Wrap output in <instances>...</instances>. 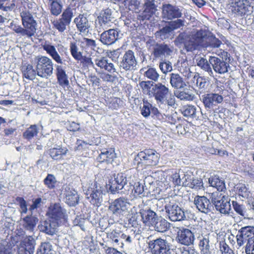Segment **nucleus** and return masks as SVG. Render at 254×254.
I'll return each mask as SVG.
<instances>
[{"mask_svg":"<svg viewBox=\"0 0 254 254\" xmlns=\"http://www.w3.org/2000/svg\"><path fill=\"white\" fill-rule=\"evenodd\" d=\"M191 176L189 174H175L173 176V180L176 185L188 187L190 182Z\"/></svg>","mask_w":254,"mask_h":254,"instance_id":"2f4dec72","label":"nucleus"},{"mask_svg":"<svg viewBox=\"0 0 254 254\" xmlns=\"http://www.w3.org/2000/svg\"><path fill=\"white\" fill-rule=\"evenodd\" d=\"M67 151V149L66 148H53L49 150V153L54 160H60L66 154Z\"/></svg>","mask_w":254,"mask_h":254,"instance_id":"4c0bfd02","label":"nucleus"},{"mask_svg":"<svg viewBox=\"0 0 254 254\" xmlns=\"http://www.w3.org/2000/svg\"><path fill=\"white\" fill-rule=\"evenodd\" d=\"M80 61L81 63L85 68H89L90 67L95 68L94 61L93 62L90 57L82 56V59Z\"/></svg>","mask_w":254,"mask_h":254,"instance_id":"680f3d73","label":"nucleus"},{"mask_svg":"<svg viewBox=\"0 0 254 254\" xmlns=\"http://www.w3.org/2000/svg\"><path fill=\"white\" fill-rule=\"evenodd\" d=\"M183 115L186 117L191 118H197L196 107L193 105H185L181 109Z\"/></svg>","mask_w":254,"mask_h":254,"instance_id":"a19ab883","label":"nucleus"},{"mask_svg":"<svg viewBox=\"0 0 254 254\" xmlns=\"http://www.w3.org/2000/svg\"><path fill=\"white\" fill-rule=\"evenodd\" d=\"M21 70L23 76L29 80H34L36 76L38 75V72L36 69L34 68L33 65L30 64H25L21 67Z\"/></svg>","mask_w":254,"mask_h":254,"instance_id":"cd10ccee","label":"nucleus"},{"mask_svg":"<svg viewBox=\"0 0 254 254\" xmlns=\"http://www.w3.org/2000/svg\"><path fill=\"white\" fill-rule=\"evenodd\" d=\"M56 72L58 81L60 85L63 87L68 86L69 81L67 79V75L61 65H57L56 66Z\"/></svg>","mask_w":254,"mask_h":254,"instance_id":"c9c22d12","label":"nucleus"},{"mask_svg":"<svg viewBox=\"0 0 254 254\" xmlns=\"http://www.w3.org/2000/svg\"><path fill=\"white\" fill-rule=\"evenodd\" d=\"M247 254H254V239H249L245 247Z\"/></svg>","mask_w":254,"mask_h":254,"instance_id":"774afa93","label":"nucleus"},{"mask_svg":"<svg viewBox=\"0 0 254 254\" xmlns=\"http://www.w3.org/2000/svg\"><path fill=\"white\" fill-rule=\"evenodd\" d=\"M170 200L169 198L166 199L165 209L169 218L172 221H180L186 219L184 211L176 204L173 200Z\"/></svg>","mask_w":254,"mask_h":254,"instance_id":"20e7f679","label":"nucleus"},{"mask_svg":"<svg viewBox=\"0 0 254 254\" xmlns=\"http://www.w3.org/2000/svg\"><path fill=\"white\" fill-rule=\"evenodd\" d=\"M20 16L25 36L27 37H31L36 32V21L34 19L32 14L26 10L21 12Z\"/></svg>","mask_w":254,"mask_h":254,"instance_id":"1a4fd4ad","label":"nucleus"},{"mask_svg":"<svg viewBox=\"0 0 254 254\" xmlns=\"http://www.w3.org/2000/svg\"><path fill=\"white\" fill-rule=\"evenodd\" d=\"M150 81H142L139 83L143 93L149 96L152 94L151 93V91L150 90Z\"/></svg>","mask_w":254,"mask_h":254,"instance_id":"e2e57ef3","label":"nucleus"},{"mask_svg":"<svg viewBox=\"0 0 254 254\" xmlns=\"http://www.w3.org/2000/svg\"><path fill=\"white\" fill-rule=\"evenodd\" d=\"M130 206V204L127 199L124 197H120L116 199L110 203L109 210L113 214L120 217L128 212Z\"/></svg>","mask_w":254,"mask_h":254,"instance_id":"0eeeda50","label":"nucleus"},{"mask_svg":"<svg viewBox=\"0 0 254 254\" xmlns=\"http://www.w3.org/2000/svg\"><path fill=\"white\" fill-rule=\"evenodd\" d=\"M238 233L240 234V236L244 237L246 239H254V227H243L239 230Z\"/></svg>","mask_w":254,"mask_h":254,"instance_id":"49530a36","label":"nucleus"},{"mask_svg":"<svg viewBox=\"0 0 254 254\" xmlns=\"http://www.w3.org/2000/svg\"><path fill=\"white\" fill-rule=\"evenodd\" d=\"M149 248L152 254H171V249L168 241L162 238L150 241Z\"/></svg>","mask_w":254,"mask_h":254,"instance_id":"9b49d317","label":"nucleus"},{"mask_svg":"<svg viewBox=\"0 0 254 254\" xmlns=\"http://www.w3.org/2000/svg\"><path fill=\"white\" fill-rule=\"evenodd\" d=\"M179 70L187 79L191 78L195 73L190 71L188 61H184L180 63Z\"/></svg>","mask_w":254,"mask_h":254,"instance_id":"79ce46f5","label":"nucleus"},{"mask_svg":"<svg viewBox=\"0 0 254 254\" xmlns=\"http://www.w3.org/2000/svg\"><path fill=\"white\" fill-rule=\"evenodd\" d=\"M201 100L206 109L211 110L223 102V97L219 94L210 93L203 95Z\"/></svg>","mask_w":254,"mask_h":254,"instance_id":"dca6fc26","label":"nucleus"},{"mask_svg":"<svg viewBox=\"0 0 254 254\" xmlns=\"http://www.w3.org/2000/svg\"><path fill=\"white\" fill-rule=\"evenodd\" d=\"M189 187L195 190H199L203 187V182L200 179L191 177Z\"/></svg>","mask_w":254,"mask_h":254,"instance_id":"bf43d9fd","label":"nucleus"},{"mask_svg":"<svg viewBox=\"0 0 254 254\" xmlns=\"http://www.w3.org/2000/svg\"><path fill=\"white\" fill-rule=\"evenodd\" d=\"M78 196L74 190L67 191L65 194V202L70 206H74L78 203Z\"/></svg>","mask_w":254,"mask_h":254,"instance_id":"37998d69","label":"nucleus"},{"mask_svg":"<svg viewBox=\"0 0 254 254\" xmlns=\"http://www.w3.org/2000/svg\"><path fill=\"white\" fill-rule=\"evenodd\" d=\"M177 239L180 243L184 245L189 246L193 244L194 237L190 230L182 228L179 229L177 232Z\"/></svg>","mask_w":254,"mask_h":254,"instance_id":"a211bd4d","label":"nucleus"},{"mask_svg":"<svg viewBox=\"0 0 254 254\" xmlns=\"http://www.w3.org/2000/svg\"><path fill=\"white\" fill-rule=\"evenodd\" d=\"M43 48L56 63L60 64H63V59L58 54L54 46L45 44L43 46Z\"/></svg>","mask_w":254,"mask_h":254,"instance_id":"7c9ffc66","label":"nucleus"},{"mask_svg":"<svg viewBox=\"0 0 254 254\" xmlns=\"http://www.w3.org/2000/svg\"><path fill=\"white\" fill-rule=\"evenodd\" d=\"M232 205L235 211L238 214L244 217L248 216L247 214V210L243 205L240 204L235 201H232Z\"/></svg>","mask_w":254,"mask_h":254,"instance_id":"6e6d98bb","label":"nucleus"},{"mask_svg":"<svg viewBox=\"0 0 254 254\" xmlns=\"http://www.w3.org/2000/svg\"><path fill=\"white\" fill-rule=\"evenodd\" d=\"M208 182L210 186L216 188L217 191H223L225 189L224 181L220 179L217 176L210 178L208 180Z\"/></svg>","mask_w":254,"mask_h":254,"instance_id":"ea45409f","label":"nucleus"},{"mask_svg":"<svg viewBox=\"0 0 254 254\" xmlns=\"http://www.w3.org/2000/svg\"><path fill=\"white\" fill-rule=\"evenodd\" d=\"M74 9L68 7L64 10L61 15V18L55 20L52 22L53 26L60 32H64L68 26L73 16Z\"/></svg>","mask_w":254,"mask_h":254,"instance_id":"ddd939ff","label":"nucleus"},{"mask_svg":"<svg viewBox=\"0 0 254 254\" xmlns=\"http://www.w3.org/2000/svg\"><path fill=\"white\" fill-rule=\"evenodd\" d=\"M151 85L153 86L151 93L158 104H167L169 106L175 105V98L168 87L161 83Z\"/></svg>","mask_w":254,"mask_h":254,"instance_id":"f03ea898","label":"nucleus"},{"mask_svg":"<svg viewBox=\"0 0 254 254\" xmlns=\"http://www.w3.org/2000/svg\"><path fill=\"white\" fill-rule=\"evenodd\" d=\"M116 157V154L113 148L103 149L97 157V160L100 162H106L107 163H112Z\"/></svg>","mask_w":254,"mask_h":254,"instance_id":"393cba45","label":"nucleus"},{"mask_svg":"<svg viewBox=\"0 0 254 254\" xmlns=\"http://www.w3.org/2000/svg\"><path fill=\"white\" fill-rule=\"evenodd\" d=\"M173 52V48L170 45L162 43L159 44L153 51L155 58L163 59L170 56Z\"/></svg>","mask_w":254,"mask_h":254,"instance_id":"412c9836","label":"nucleus"},{"mask_svg":"<svg viewBox=\"0 0 254 254\" xmlns=\"http://www.w3.org/2000/svg\"><path fill=\"white\" fill-rule=\"evenodd\" d=\"M229 5L231 12L238 17H244L252 11L248 0H230Z\"/></svg>","mask_w":254,"mask_h":254,"instance_id":"39448f33","label":"nucleus"},{"mask_svg":"<svg viewBox=\"0 0 254 254\" xmlns=\"http://www.w3.org/2000/svg\"><path fill=\"white\" fill-rule=\"evenodd\" d=\"M215 208L217 211L222 214H229L231 210V207L230 201L228 200V197L220 202L218 205L216 204Z\"/></svg>","mask_w":254,"mask_h":254,"instance_id":"58836bf2","label":"nucleus"},{"mask_svg":"<svg viewBox=\"0 0 254 254\" xmlns=\"http://www.w3.org/2000/svg\"><path fill=\"white\" fill-rule=\"evenodd\" d=\"M33 61L38 76L47 79L53 74L54 64L51 59L46 56H38L35 57Z\"/></svg>","mask_w":254,"mask_h":254,"instance_id":"7ed1b4c3","label":"nucleus"},{"mask_svg":"<svg viewBox=\"0 0 254 254\" xmlns=\"http://www.w3.org/2000/svg\"><path fill=\"white\" fill-rule=\"evenodd\" d=\"M170 83L176 89H181L186 86L183 78L178 73H172L170 75Z\"/></svg>","mask_w":254,"mask_h":254,"instance_id":"473e14b6","label":"nucleus"},{"mask_svg":"<svg viewBox=\"0 0 254 254\" xmlns=\"http://www.w3.org/2000/svg\"><path fill=\"white\" fill-rule=\"evenodd\" d=\"M159 67L161 71L164 74H167L172 70V64L169 61L161 62L159 63Z\"/></svg>","mask_w":254,"mask_h":254,"instance_id":"4d7b16f0","label":"nucleus"},{"mask_svg":"<svg viewBox=\"0 0 254 254\" xmlns=\"http://www.w3.org/2000/svg\"><path fill=\"white\" fill-rule=\"evenodd\" d=\"M78 29L80 32H85L90 27V24L87 18L83 14H80L74 19Z\"/></svg>","mask_w":254,"mask_h":254,"instance_id":"f704fd0d","label":"nucleus"},{"mask_svg":"<svg viewBox=\"0 0 254 254\" xmlns=\"http://www.w3.org/2000/svg\"><path fill=\"white\" fill-rule=\"evenodd\" d=\"M69 50L71 55L73 58L77 61L82 59V53L79 51V49L75 42H71L69 46Z\"/></svg>","mask_w":254,"mask_h":254,"instance_id":"3c124183","label":"nucleus"},{"mask_svg":"<svg viewBox=\"0 0 254 254\" xmlns=\"http://www.w3.org/2000/svg\"><path fill=\"white\" fill-rule=\"evenodd\" d=\"M177 19V20L171 21L169 23L172 31L185 26V20L184 19H180V18Z\"/></svg>","mask_w":254,"mask_h":254,"instance_id":"052dcab7","label":"nucleus"},{"mask_svg":"<svg viewBox=\"0 0 254 254\" xmlns=\"http://www.w3.org/2000/svg\"><path fill=\"white\" fill-rule=\"evenodd\" d=\"M191 82L195 84L200 89L206 88L207 84L206 79L203 77H200L195 73L192 77Z\"/></svg>","mask_w":254,"mask_h":254,"instance_id":"09e8293b","label":"nucleus"},{"mask_svg":"<svg viewBox=\"0 0 254 254\" xmlns=\"http://www.w3.org/2000/svg\"><path fill=\"white\" fill-rule=\"evenodd\" d=\"M176 96L181 100L192 101L194 98V95L186 90L177 92Z\"/></svg>","mask_w":254,"mask_h":254,"instance_id":"5fc2aeb1","label":"nucleus"},{"mask_svg":"<svg viewBox=\"0 0 254 254\" xmlns=\"http://www.w3.org/2000/svg\"><path fill=\"white\" fill-rule=\"evenodd\" d=\"M49 216L55 220H60L64 218L65 211L63 209L59 204L51 205L49 209Z\"/></svg>","mask_w":254,"mask_h":254,"instance_id":"bb28decb","label":"nucleus"},{"mask_svg":"<svg viewBox=\"0 0 254 254\" xmlns=\"http://www.w3.org/2000/svg\"><path fill=\"white\" fill-rule=\"evenodd\" d=\"M9 27L15 33L20 34L22 36H26L23 28L20 25L16 24L13 21L11 22Z\"/></svg>","mask_w":254,"mask_h":254,"instance_id":"338daca9","label":"nucleus"},{"mask_svg":"<svg viewBox=\"0 0 254 254\" xmlns=\"http://www.w3.org/2000/svg\"><path fill=\"white\" fill-rule=\"evenodd\" d=\"M50 10L52 14L55 16L59 15L62 11L61 0H48Z\"/></svg>","mask_w":254,"mask_h":254,"instance_id":"e433bc0d","label":"nucleus"},{"mask_svg":"<svg viewBox=\"0 0 254 254\" xmlns=\"http://www.w3.org/2000/svg\"><path fill=\"white\" fill-rule=\"evenodd\" d=\"M33 214L30 215L26 216L22 220V226L23 228L30 232H33L36 227L38 219L35 216H32Z\"/></svg>","mask_w":254,"mask_h":254,"instance_id":"c756f323","label":"nucleus"},{"mask_svg":"<svg viewBox=\"0 0 254 254\" xmlns=\"http://www.w3.org/2000/svg\"><path fill=\"white\" fill-rule=\"evenodd\" d=\"M38 133V128L35 125H31L23 132V136L25 139L30 140L36 136Z\"/></svg>","mask_w":254,"mask_h":254,"instance_id":"de8ad7c7","label":"nucleus"},{"mask_svg":"<svg viewBox=\"0 0 254 254\" xmlns=\"http://www.w3.org/2000/svg\"><path fill=\"white\" fill-rule=\"evenodd\" d=\"M152 105L147 101H143V105L141 108V115L144 117H148L151 114Z\"/></svg>","mask_w":254,"mask_h":254,"instance_id":"0e129e2a","label":"nucleus"},{"mask_svg":"<svg viewBox=\"0 0 254 254\" xmlns=\"http://www.w3.org/2000/svg\"><path fill=\"white\" fill-rule=\"evenodd\" d=\"M209 62L214 71L218 74H222L227 72L230 67L229 63L217 57H210Z\"/></svg>","mask_w":254,"mask_h":254,"instance_id":"f3484780","label":"nucleus"},{"mask_svg":"<svg viewBox=\"0 0 254 254\" xmlns=\"http://www.w3.org/2000/svg\"><path fill=\"white\" fill-rule=\"evenodd\" d=\"M194 203L199 211L205 214L209 213L213 208L209 200L205 196H196Z\"/></svg>","mask_w":254,"mask_h":254,"instance_id":"aec40b11","label":"nucleus"},{"mask_svg":"<svg viewBox=\"0 0 254 254\" xmlns=\"http://www.w3.org/2000/svg\"><path fill=\"white\" fill-rule=\"evenodd\" d=\"M170 224V223L166 220L158 216L151 225L154 227L155 231L163 233L166 232L169 228Z\"/></svg>","mask_w":254,"mask_h":254,"instance_id":"c85d7f7f","label":"nucleus"},{"mask_svg":"<svg viewBox=\"0 0 254 254\" xmlns=\"http://www.w3.org/2000/svg\"><path fill=\"white\" fill-rule=\"evenodd\" d=\"M36 242L33 237L31 236H26L20 242L19 247L23 248L27 251L34 254Z\"/></svg>","mask_w":254,"mask_h":254,"instance_id":"72a5a7b5","label":"nucleus"},{"mask_svg":"<svg viewBox=\"0 0 254 254\" xmlns=\"http://www.w3.org/2000/svg\"><path fill=\"white\" fill-rule=\"evenodd\" d=\"M154 0H146L144 4V10L140 15L141 20L149 19L157 10Z\"/></svg>","mask_w":254,"mask_h":254,"instance_id":"4be33fe9","label":"nucleus"},{"mask_svg":"<svg viewBox=\"0 0 254 254\" xmlns=\"http://www.w3.org/2000/svg\"><path fill=\"white\" fill-rule=\"evenodd\" d=\"M137 61L134 53L128 50L124 55L120 63V68L125 71H130L135 68Z\"/></svg>","mask_w":254,"mask_h":254,"instance_id":"2eb2a0df","label":"nucleus"},{"mask_svg":"<svg viewBox=\"0 0 254 254\" xmlns=\"http://www.w3.org/2000/svg\"><path fill=\"white\" fill-rule=\"evenodd\" d=\"M139 213L143 223L146 225H151L158 217L156 213L148 207L140 209Z\"/></svg>","mask_w":254,"mask_h":254,"instance_id":"5701e85b","label":"nucleus"},{"mask_svg":"<svg viewBox=\"0 0 254 254\" xmlns=\"http://www.w3.org/2000/svg\"><path fill=\"white\" fill-rule=\"evenodd\" d=\"M56 182L55 177L51 174H48L44 180L45 184L50 189L55 187Z\"/></svg>","mask_w":254,"mask_h":254,"instance_id":"69168bd1","label":"nucleus"},{"mask_svg":"<svg viewBox=\"0 0 254 254\" xmlns=\"http://www.w3.org/2000/svg\"><path fill=\"white\" fill-rule=\"evenodd\" d=\"M206 36L205 31L202 29L196 31L193 30L189 35L180 34L176 41L183 43L187 51H192L196 49L199 46H204L205 45V40Z\"/></svg>","mask_w":254,"mask_h":254,"instance_id":"f257e3e1","label":"nucleus"},{"mask_svg":"<svg viewBox=\"0 0 254 254\" xmlns=\"http://www.w3.org/2000/svg\"><path fill=\"white\" fill-rule=\"evenodd\" d=\"M100 35V41L104 45H110L118 39L119 32L114 29L104 30Z\"/></svg>","mask_w":254,"mask_h":254,"instance_id":"6ab92c4d","label":"nucleus"},{"mask_svg":"<svg viewBox=\"0 0 254 254\" xmlns=\"http://www.w3.org/2000/svg\"><path fill=\"white\" fill-rule=\"evenodd\" d=\"M85 194L86 198L90 199V202L92 204L99 206L103 200L102 188L97 182L91 183L88 187Z\"/></svg>","mask_w":254,"mask_h":254,"instance_id":"423d86ee","label":"nucleus"},{"mask_svg":"<svg viewBox=\"0 0 254 254\" xmlns=\"http://www.w3.org/2000/svg\"><path fill=\"white\" fill-rule=\"evenodd\" d=\"M182 9L178 6L170 3L163 4L162 6V17L168 20L179 18L182 16Z\"/></svg>","mask_w":254,"mask_h":254,"instance_id":"4468645a","label":"nucleus"},{"mask_svg":"<svg viewBox=\"0 0 254 254\" xmlns=\"http://www.w3.org/2000/svg\"><path fill=\"white\" fill-rule=\"evenodd\" d=\"M113 18L111 9L107 8L101 11L96 22L95 27L97 31L100 33L112 27L113 24Z\"/></svg>","mask_w":254,"mask_h":254,"instance_id":"9d476101","label":"nucleus"},{"mask_svg":"<svg viewBox=\"0 0 254 254\" xmlns=\"http://www.w3.org/2000/svg\"><path fill=\"white\" fill-rule=\"evenodd\" d=\"M58 223L51 220H46L42 222L39 226L40 231L50 235H53L57 232Z\"/></svg>","mask_w":254,"mask_h":254,"instance_id":"a878e982","label":"nucleus"},{"mask_svg":"<svg viewBox=\"0 0 254 254\" xmlns=\"http://www.w3.org/2000/svg\"><path fill=\"white\" fill-rule=\"evenodd\" d=\"M109 190L113 193L123 189H124L125 191H129L132 186L131 183H127L126 177L122 173L115 175L114 179L109 182Z\"/></svg>","mask_w":254,"mask_h":254,"instance_id":"6e6552de","label":"nucleus"},{"mask_svg":"<svg viewBox=\"0 0 254 254\" xmlns=\"http://www.w3.org/2000/svg\"><path fill=\"white\" fill-rule=\"evenodd\" d=\"M144 76L147 79L154 82L158 80L160 74L155 68L150 67L147 68L144 73Z\"/></svg>","mask_w":254,"mask_h":254,"instance_id":"a18cd8bd","label":"nucleus"},{"mask_svg":"<svg viewBox=\"0 0 254 254\" xmlns=\"http://www.w3.org/2000/svg\"><path fill=\"white\" fill-rule=\"evenodd\" d=\"M95 66L101 69L105 70L110 73L115 72L116 68L113 63L109 62L106 57H99L94 60Z\"/></svg>","mask_w":254,"mask_h":254,"instance_id":"b1692460","label":"nucleus"},{"mask_svg":"<svg viewBox=\"0 0 254 254\" xmlns=\"http://www.w3.org/2000/svg\"><path fill=\"white\" fill-rule=\"evenodd\" d=\"M199 246L201 252L204 254L208 253L210 249L209 240L208 235H205L200 239Z\"/></svg>","mask_w":254,"mask_h":254,"instance_id":"864d4df0","label":"nucleus"},{"mask_svg":"<svg viewBox=\"0 0 254 254\" xmlns=\"http://www.w3.org/2000/svg\"><path fill=\"white\" fill-rule=\"evenodd\" d=\"M222 191H217L211 193V201L215 207L216 204L218 205L220 202L225 199L227 197L222 192Z\"/></svg>","mask_w":254,"mask_h":254,"instance_id":"603ef678","label":"nucleus"},{"mask_svg":"<svg viewBox=\"0 0 254 254\" xmlns=\"http://www.w3.org/2000/svg\"><path fill=\"white\" fill-rule=\"evenodd\" d=\"M140 160L138 164L146 166L156 165L159 159V154L154 150L146 149L138 153L137 158Z\"/></svg>","mask_w":254,"mask_h":254,"instance_id":"f8f14e48","label":"nucleus"},{"mask_svg":"<svg viewBox=\"0 0 254 254\" xmlns=\"http://www.w3.org/2000/svg\"><path fill=\"white\" fill-rule=\"evenodd\" d=\"M196 64L201 69L207 71L210 76H213V72L206 59L198 58L196 59Z\"/></svg>","mask_w":254,"mask_h":254,"instance_id":"c03bdc74","label":"nucleus"},{"mask_svg":"<svg viewBox=\"0 0 254 254\" xmlns=\"http://www.w3.org/2000/svg\"><path fill=\"white\" fill-rule=\"evenodd\" d=\"M120 231L113 230L107 233V238L114 242L116 246H119V242H120Z\"/></svg>","mask_w":254,"mask_h":254,"instance_id":"13d9d810","label":"nucleus"},{"mask_svg":"<svg viewBox=\"0 0 254 254\" xmlns=\"http://www.w3.org/2000/svg\"><path fill=\"white\" fill-rule=\"evenodd\" d=\"M52 245L49 242L42 243L38 249L36 254H53Z\"/></svg>","mask_w":254,"mask_h":254,"instance_id":"8fccbe9b","label":"nucleus"}]
</instances>
